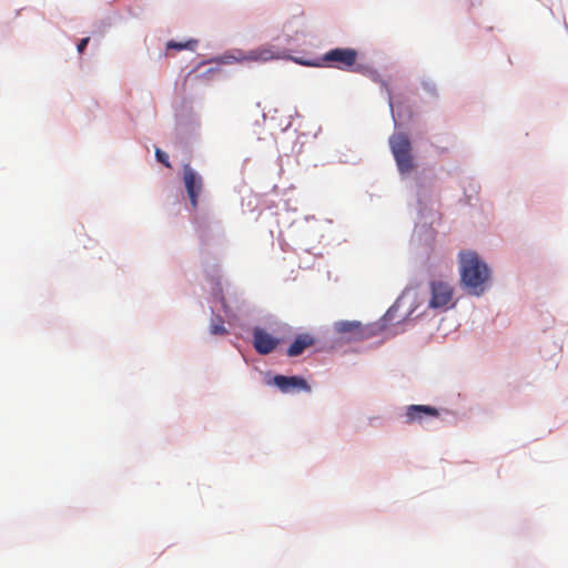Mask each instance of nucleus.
Listing matches in <instances>:
<instances>
[{"label": "nucleus", "mask_w": 568, "mask_h": 568, "mask_svg": "<svg viewBox=\"0 0 568 568\" xmlns=\"http://www.w3.org/2000/svg\"><path fill=\"white\" fill-rule=\"evenodd\" d=\"M389 146L396 160L398 170L402 173L410 172L414 169L412 156V144L405 133H394L389 138Z\"/></svg>", "instance_id": "nucleus-3"}, {"label": "nucleus", "mask_w": 568, "mask_h": 568, "mask_svg": "<svg viewBox=\"0 0 568 568\" xmlns=\"http://www.w3.org/2000/svg\"><path fill=\"white\" fill-rule=\"evenodd\" d=\"M315 344V338L311 334H300L295 337L293 343L290 345L287 349V355L290 357H295L301 355L306 348L313 346Z\"/></svg>", "instance_id": "nucleus-11"}, {"label": "nucleus", "mask_w": 568, "mask_h": 568, "mask_svg": "<svg viewBox=\"0 0 568 568\" xmlns=\"http://www.w3.org/2000/svg\"><path fill=\"white\" fill-rule=\"evenodd\" d=\"M280 54L274 51V49L270 45H263L247 52L239 51L237 57H235L239 62H267L273 59H278Z\"/></svg>", "instance_id": "nucleus-8"}, {"label": "nucleus", "mask_w": 568, "mask_h": 568, "mask_svg": "<svg viewBox=\"0 0 568 568\" xmlns=\"http://www.w3.org/2000/svg\"><path fill=\"white\" fill-rule=\"evenodd\" d=\"M210 333L212 335H219V336H224L226 334H229V331L226 329L225 325H224V321L221 316H216L211 325H210Z\"/></svg>", "instance_id": "nucleus-12"}, {"label": "nucleus", "mask_w": 568, "mask_h": 568, "mask_svg": "<svg viewBox=\"0 0 568 568\" xmlns=\"http://www.w3.org/2000/svg\"><path fill=\"white\" fill-rule=\"evenodd\" d=\"M272 384L275 385L282 393L311 390V386L301 376L275 375L273 377Z\"/></svg>", "instance_id": "nucleus-7"}, {"label": "nucleus", "mask_w": 568, "mask_h": 568, "mask_svg": "<svg viewBox=\"0 0 568 568\" xmlns=\"http://www.w3.org/2000/svg\"><path fill=\"white\" fill-rule=\"evenodd\" d=\"M358 53L352 48H335L327 51L321 62L303 61L304 65L331 67L343 71H351L357 61Z\"/></svg>", "instance_id": "nucleus-2"}, {"label": "nucleus", "mask_w": 568, "mask_h": 568, "mask_svg": "<svg viewBox=\"0 0 568 568\" xmlns=\"http://www.w3.org/2000/svg\"><path fill=\"white\" fill-rule=\"evenodd\" d=\"M459 272L463 287L471 295H481L488 285L490 270L473 251L459 253Z\"/></svg>", "instance_id": "nucleus-1"}, {"label": "nucleus", "mask_w": 568, "mask_h": 568, "mask_svg": "<svg viewBox=\"0 0 568 568\" xmlns=\"http://www.w3.org/2000/svg\"><path fill=\"white\" fill-rule=\"evenodd\" d=\"M197 44V41L196 40H189V41H185V42H178V41H169L166 43V49H174V50H183V49H189V50H194L195 45Z\"/></svg>", "instance_id": "nucleus-13"}, {"label": "nucleus", "mask_w": 568, "mask_h": 568, "mask_svg": "<svg viewBox=\"0 0 568 568\" xmlns=\"http://www.w3.org/2000/svg\"><path fill=\"white\" fill-rule=\"evenodd\" d=\"M432 297L428 306L430 308L446 310L452 306L454 291L452 286L442 281H434L430 283Z\"/></svg>", "instance_id": "nucleus-5"}, {"label": "nucleus", "mask_w": 568, "mask_h": 568, "mask_svg": "<svg viewBox=\"0 0 568 568\" xmlns=\"http://www.w3.org/2000/svg\"><path fill=\"white\" fill-rule=\"evenodd\" d=\"M183 183L193 209L197 207L199 197L203 191V178L189 164L183 165Z\"/></svg>", "instance_id": "nucleus-4"}, {"label": "nucleus", "mask_w": 568, "mask_h": 568, "mask_svg": "<svg viewBox=\"0 0 568 568\" xmlns=\"http://www.w3.org/2000/svg\"><path fill=\"white\" fill-rule=\"evenodd\" d=\"M155 156L158 159L159 162H161L162 164H164L166 168H171V164L169 162V156L165 152H163L162 150L160 149H156L155 151Z\"/></svg>", "instance_id": "nucleus-14"}, {"label": "nucleus", "mask_w": 568, "mask_h": 568, "mask_svg": "<svg viewBox=\"0 0 568 568\" xmlns=\"http://www.w3.org/2000/svg\"><path fill=\"white\" fill-rule=\"evenodd\" d=\"M335 331L344 335L347 341H362L369 336L368 328L363 326L359 322L341 321L335 323Z\"/></svg>", "instance_id": "nucleus-6"}, {"label": "nucleus", "mask_w": 568, "mask_h": 568, "mask_svg": "<svg viewBox=\"0 0 568 568\" xmlns=\"http://www.w3.org/2000/svg\"><path fill=\"white\" fill-rule=\"evenodd\" d=\"M89 41H90V38H88V37L80 40V42L78 43V47H77L79 53H82L84 51Z\"/></svg>", "instance_id": "nucleus-15"}, {"label": "nucleus", "mask_w": 568, "mask_h": 568, "mask_svg": "<svg viewBox=\"0 0 568 568\" xmlns=\"http://www.w3.org/2000/svg\"><path fill=\"white\" fill-rule=\"evenodd\" d=\"M280 341L261 327L253 329V345L258 354L266 355L272 353Z\"/></svg>", "instance_id": "nucleus-9"}, {"label": "nucleus", "mask_w": 568, "mask_h": 568, "mask_svg": "<svg viewBox=\"0 0 568 568\" xmlns=\"http://www.w3.org/2000/svg\"><path fill=\"white\" fill-rule=\"evenodd\" d=\"M424 416L438 417L437 408L428 405H410L406 409V423L422 422Z\"/></svg>", "instance_id": "nucleus-10"}]
</instances>
